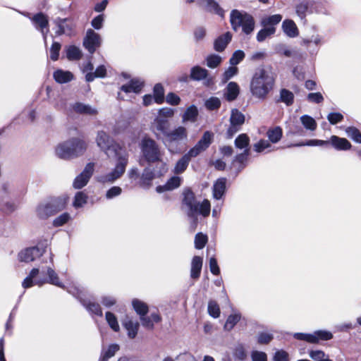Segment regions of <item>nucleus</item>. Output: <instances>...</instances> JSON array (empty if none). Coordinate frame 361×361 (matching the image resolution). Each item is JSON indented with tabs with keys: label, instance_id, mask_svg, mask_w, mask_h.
Listing matches in <instances>:
<instances>
[{
	"label": "nucleus",
	"instance_id": "obj_17",
	"mask_svg": "<svg viewBox=\"0 0 361 361\" xmlns=\"http://www.w3.org/2000/svg\"><path fill=\"white\" fill-rule=\"evenodd\" d=\"M187 135L186 128L183 126H179L170 132H167L165 135L166 142L170 144L186 139Z\"/></svg>",
	"mask_w": 361,
	"mask_h": 361
},
{
	"label": "nucleus",
	"instance_id": "obj_11",
	"mask_svg": "<svg viewBox=\"0 0 361 361\" xmlns=\"http://www.w3.org/2000/svg\"><path fill=\"white\" fill-rule=\"evenodd\" d=\"M94 164L88 163L83 171L75 177L73 183L75 189H81L89 182L94 172Z\"/></svg>",
	"mask_w": 361,
	"mask_h": 361
},
{
	"label": "nucleus",
	"instance_id": "obj_21",
	"mask_svg": "<svg viewBox=\"0 0 361 361\" xmlns=\"http://www.w3.org/2000/svg\"><path fill=\"white\" fill-rule=\"evenodd\" d=\"M330 144L336 150H348L352 147L347 139L336 135H332L330 137Z\"/></svg>",
	"mask_w": 361,
	"mask_h": 361
},
{
	"label": "nucleus",
	"instance_id": "obj_45",
	"mask_svg": "<svg viewBox=\"0 0 361 361\" xmlns=\"http://www.w3.org/2000/svg\"><path fill=\"white\" fill-rule=\"evenodd\" d=\"M300 121L303 126L307 129L310 130H314L317 128V123L315 120L308 116V115H303L300 117Z\"/></svg>",
	"mask_w": 361,
	"mask_h": 361
},
{
	"label": "nucleus",
	"instance_id": "obj_26",
	"mask_svg": "<svg viewBox=\"0 0 361 361\" xmlns=\"http://www.w3.org/2000/svg\"><path fill=\"white\" fill-rule=\"evenodd\" d=\"M202 267V258L195 256L191 262L190 277L197 279L200 277Z\"/></svg>",
	"mask_w": 361,
	"mask_h": 361
},
{
	"label": "nucleus",
	"instance_id": "obj_23",
	"mask_svg": "<svg viewBox=\"0 0 361 361\" xmlns=\"http://www.w3.org/2000/svg\"><path fill=\"white\" fill-rule=\"evenodd\" d=\"M208 71L199 66H194L190 71V78L194 80H207V84L209 85L212 82L211 79H207Z\"/></svg>",
	"mask_w": 361,
	"mask_h": 361
},
{
	"label": "nucleus",
	"instance_id": "obj_16",
	"mask_svg": "<svg viewBox=\"0 0 361 361\" xmlns=\"http://www.w3.org/2000/svg\"><path fill=\"white\" fill-rule=\"evenodd\" d=\"M46 274L47 278H41L39 279H35V283L41 286L45 283H49L58 287L64 288L63 284L59 281L58 274L51 267H47Z\"/></svg>",
	"mask_w": 361,
	"mask_h": 361
},
{
	"label": "nucleus",
	"instance_id": "obj_14",
	"mask_svg": "<svg viewBox=\"0 0 361 361\" xmlns=\"http://www.w3.org/2000/svg\"><path fill=\"white\" fill-rule=\"evenodd\" d=\"M101 44V37L99 34L94 30L89 29L87 31L86 36L83 40V45L90 53L93 54L97 47Z\"/></svg>",
	"mask_w": 361,
	"mask_h": 361
},
{
	"label": "nucleus",
	"instance_id": "obj_29",
	"mask_svg": "<svg viewBox=\"0 0 361 361\" xmlns=\"http://www.w3.org/2000/svg\"><path fill=\"white\" fill-rule=\"evenodd\" d=\"M54 78L59 83H66L73 79V75L70 71L59 69L54 73Z\"/></svg>",
	"mask_w": 361,
	"mask_h": 361
},
{
	"label": "nucleus",
	"instance_id": "obj_36",
	"mask_svg": "<svg viewBox=\"0 0 361 361\" xmlns=\"http://www.w3.org/2000/svg\"><path fill=\"white\" fill-rule=\"evenodd\" d=\"M267 135L269 142L277 143L282 137L283 131L280 127L276 126L269 129L267 132Z\"/></svg>",
	"mask_w": 361,
	"mask_h": 361
},
{
	"label": "nucleus",
	"instance_id": "obj_41",
	"mask_svg": "<svg viewBox=\"0 0 361 361\" xmlns=\"http://www.w3.org/2000/svg\"><path fill=\"white\" fill-rule=\"evenodd\" d=\"M276 32L275 27H264L257 34V40L259 42L264 41L268 37H270Z\"/></svg>",
	"mask_w": 361,
	"mask_h": 361
},
{
	"label": "nucleus",
	"instance_id": "obj_12",
	"mask_svg": "<svg viewBox=\"0 0 361 361\" xmlns=\"http://www.w3.org/2000/svg\"><path fill=\"white\" fill-rule=\"evenodd\" d=\"M54 24L57 27V30L56 31V34L59 36L62 35H66L68 36H71L74 34V30L75 27V25L73 23V20L68 18H56L54 21Z\"/></svg>",
	"mask_w": 361,
	"mask_h": 361
},
{
	"label": "nucleus",
	"instance_id": "obj_20",
	"mask_svg": "<svg viewBox=\"0 0 361 361\" xmlns=\"http://www.w3.org/2000/svg\"><path fill=\"white\" fill-rule=\"evenodd\" d=\"M182 178L179 176H172L170 178L166 184L159 185L156 188V191L159 193L164 192L168 190H173L178 188L181 184Z\"/></svg>",
	"mask_w": 361,
	"mask_h": 361
},
{
	"label": "nucleus",
	"instance_id": "obj_55",
	"mask_svg": "<svg viewBox=\"0 0 361 361\" xmlns=\"http://www.w3.org/2000/svg\"><path fill=\"white\" fill-rule=\"evenodd\" d=\"M221 100L216 97H212L205 101V107L209 111H214L219 109L221 106Z\"/></svg>",
	"mask_w": 361,
	"mask_h": 361
},
{
	"label": "nucleus",
	"instance_id": "obj_3",
	"mask_svg": "<svg viewBox=\"0 0 361 361\" xmlns=\"http://www.w3.org/2000/svg\"><path fill=\"white\" fill-rule=\"evenodd\" d=\"M275 78L273 73L264 68H259L253 73L250 90L252 95L260 100H264L273 90Z\"/></svg>",
	"mask_w": 361,
	"mask_h": 361
},
{
	"label": "nucleus",
	"instance_id": "obj_52",
	"mask_svg": "<svg viewBox=\"0 0 361 361\" xmlns=\"http://www.w3.org/2000/svg\"><path fill=\"white\" fill-rule=\"evenodd\" d=\"M294 95L293 92L286 90L282 89L280 92V100L285 103L287 106H290L293 103Z\"/></svg>",
	"mask_w": 361,
	"mask_h": 361
},
{
	"label": "nucleus",
	"instance_id": "obj_13",
	"mask_svg": "<svg viewBox=\"0 0 361 361\" xmlns=\"http://www.w3.org/2000/svg\"><path fill=\"white\" fill-rule=\"evenodd\" d=\"M31 21L34 24L35 27L37 30H40L44 42H47V36L49 32V19L47 16L43 13H38L34 15L31 18Z\"/></svg>",
	"mask_w": 361,
	"mask_h": 361
},
{
	"label": "nucleus",
	"instance_id": "obj_35",
	"mask_svg": "<svg viewBox=\"0 0 361 361\" xmlns=\"http://www.w3.org/2000/svg\"><path fill=\"white\" fill-rule=\"evenodd\" d=\"M190 160L185 154L177 161L173 168V172L175 174L183 173L188 168Z\"/></svg>",
	"mask_w": 361,
	"mask_h": 361
},
{
	"label": "nucleus",
	"instance_id": "obj_34",
	"mask_svg": "<svg viewBox=\"0 0 361 361\" xmlns=\"http://www.w3.org/2000/svg\"><path fill=\"white\" fill-rule=\"evenodd\" d=\"M81 302L82 305L90 313L97 316H102V311L98 303L86 300H81Z\"/></svg>",
	"mask_w": 361,
	"mask_h": 361
},
{
	"label": "nucleus",
	"instance_id": "obj_54",
	"mask_svg": "<svg viewBox=\"0 0 361 361\" xmlns=\"http://www.w3.org/2000/svg\"><path fill=\"white\" fill-rule=\"evenodd\" d=\"M222 59L217 54H210L206 58L207 66L215 68L221 63Z\"/></svg>",
	"mask_w": 361,
	"mask_h": 361
},
{
	"label": "nucleus",
	"instance_id": "obj_51",
	"mask_svg": "<svg viewBox=\"0 0 361 361\" xmlns=\"http://www.w3.org/2000/svg\"><path fill=\"white\" fill-rule=\"evenodd\" d=\"M309 355L313 361H332L324 351L320 350H310Z\"/></svg>",
	"mask_w": 361,
	"mask_h": 361
},
{
	"label": "nucleus",
	"instance_id": "obj_24",
	"mask_svg": "<svg viewBox=\"0 0 361 361\" xmlns=\"http://www.w3.org/2000/svg\"><path fill=\"white\" fill-rule=\"evenodd\" d=\"M239 92L238 85L235 82H230L225 89L224 97L227 101L231 102L238 97Z\"/></svg>",
	"mask_w": 361,
	"mask_h": 361
},
{
	"label": "nucleus",
	"instance_id": "obj_50",
	"mask_svg": "<svg viewBox=\"0 0 361 361\" xmlns=\"http://www.w3.org/2000/svg\"><path fill=\"white\" fill-rule=\"evenodd\" d=\"M87 201V195L84 192H76L73 205L75 208L83 207Z\"/></svg>",
	"mask_w": 361,
	"mask_h": 361
},
{
	"label": "nucleus",
	"instance_id": "obj_48",
	"mask_svg": "<svg viewBox=\"0 0 361 361\" xmlns=\"http://www.w3.org/2000/svg\"><path fill=\"white\" fill-rule=\"evenodd\" d=\"M233 354L235 359L240 361L245 360L247 356L244 346L240 343L235 346Z\"/></svg>",
	"mask_w": 361,
	"mask_h": 361
},
{
	"label": "nucleus",
	"instance_id": "obj_53",
	"mask_svg": "<svg viewBox=\"0 0 361 361\" xmlns=\"http://www.w3.org/2000/svg\"><path fill=\"white\" fill-rule=\"evenodd\" d=\"M274 50L276 54L284 55L286 57H291L293 56V52L286 44L279 43L274 45Z\"/></svg>",
	"mask_w": 361,
	"mask_h": 361
},
{
	"label": "nucleus",
	"instance_id": "obj_4",
	"mask_svg": "<svg viewBox=\"0 0 361 361\" xmlns=\"http://www.w3.org/2000/svg\"><path fill=\"white\" fill-rule=\"evenodd\" d=\"M87 144L80 138H71L59 143L55 147V154L62 159H71L82 155L86 151Z\"/></svg>",
	"mask_w": 361,
	"mask_h": 361
},
{
	"label": "nucleus",
	"instance_id": "obj_32",
	"mask_svg": "<svg viewBox=\"0 0 361 361\" xmlns=\"http://www.w3.org/2000/svg\"><path fill=\"white\" fill-rule=\"evenodd\" d=\"M39 274V269L34 268L31 270L29 275L23 280L22 286L24 288H28L32 287L35 283V279H39L40 277L37 278V276Z\"/></svg>",
	"mask_w": 361,
	"mask_h": 361
},
{
	"label": "nucleus",
	"instance_id": "obj_37",
	"mask_svg": "<svg viewBox=\"0 0 361 361\" xmlns=\"http://www.w3.org/2000/svg\"><path fill=\"white\" fill-rule=\"evenodd\" d=\"M310 7V13H323L326 4V0H307Z\"/></svg>",
	"mask_w": 361,
	"mask_h": 361
},
{
	"label": "nucleus",
	"instance_id": "obj_25",
	"mask_svg": "<svg viewBox=\"0 0 361 361\" xmlns=\"http://www.w3.org/2000/svg\"><path fill=\"white\" fill-rule=\"evenodd\" d=\"M282 29L284 33L289 37H295L299 35L298 29L292 20H285L282 23Z\"/></svg>",
	"mask_w": 361,
	"mask_h": 361
},
{
	"label": "nucleus",
	"instance_id": "obj_10",
	"mask_svg": "<svg viewBox=\"0 0 361 361\" xmlns=\"http://www.w3.org/2000/svg\"><path fill=\"white\" fill-rule=\"evenodd\" d=\"M45 252V246L37 245L22 250L18 254L19 260L25 262H30L41 257Z\"/></svg>",
	"mask_w": 361,
	"mask_h": 361
},
{
	"label": "nucleus",
	"instance_id": "obj_39",
	"mask_svg": "<svg viewBox=\"0 0 361 361\" xmlns=\"http://www.w3.org/2000/svg\"><path fill=\"white\" fill-rule=\"evenodd\" d=\"M106 70L104 66H98L94 72L87 73L85 79L87 82H92L95 78H104L106 75Z\"/></svg>",
	"mask_w": 361,
	"mask_h": 361
},
{
	"label": "nucleus",
	"instance_id": "obj_30",
	"mask_svg": "<svg viewBox=\"0 0 361 361\" xmlns=\"http://www.w3.org/2000/svg\"><path fill=\"white\" fill-rule=\"evenodd\" d=\"M123 324L124 327L128 331V335L130 338H134L138 330L139 324L137 322H134L131 319H129L128 317L123 322Z\"/></svg>",
	"mask_w": 361,
	"mask_h": 361
},
{
	"label": "nucleus",
	"instance_id": "obj_58",
	"mask_svg": "<svg viewBox=\"0 0 361 361\" xmlns=\"http://www.w3.org/2000/svg\"><path fill=\"white\" fill-rule=\"evenodd\" d=\"M106 320L108 322L109 326L114 331H119L120 328H119V325H118L117 319L113 313H111L110 312H106Z\"/></svg>",
	"mask_w": 361,
	"mask_h": 361
},
{
	"label": "nucleus",
	"instance_id": "obj_59",
	"mask_svg": "<svg viewBox=\"0 0 361 361\" xmlns=\"http://www.w3.org/2000/svg\"><path fill=\"white\" fill-rule=\"evenodd\" d=\"M207 240L208 238L207 235H204L202 233H198L197 234H196L195 238V248L198 250L202 249L205 246Z\"/></svg>",
	"mask_w": 361,
	"mask_h": 361
},
{
	"label": "nucleus",
	"instance_id": "obj_9",
	"mask_svg": "<svg viewBox=\"0 0 361 361\" xmlns=\"http://www.w3.org/2000/svg\"><path fill=\"white\" fill-rule=\"evenodd\" d=\"M245 116L237 109H233L231 111L230 125L227 130L226 135L228 138H231L237 132L240 130L242 126L245 123Z\"/></svg>",
	"mask_w": 361,
	"mask_h": 361
},
{
	"label": "nucleus",
	"instance_id": "obj_38",
	"mask_svg": "<svg viewBox=\"0 0 361 361\" xmlns=\"http://www.w3.org/2000/svg\"><path fill=\"white\" fill-rule=\"evenodd\" d=\"M296 15L300 20H305L307 13H310V7L307 2H300L295 6Z\"/></svg>",
	"mask_w": 361,
	"mask_h": 361
},
{
	"label": "nucleus",
	"instance_id": "obj_6",
	"mask_svg": "<svg viewBox=\"0 0 361 361\" xmlns=\"http://www.w3.org/2000/svg\"><path fill=\"white\" fill-rule=\"evenodd\" d=\"M230 22L235 31L242 27L243 32L246 35H250L255 29V22L253 17L247 13H242L235 9L231 13Z\"/></svg>",
	"mask_w": 361,
	"mask_h": 361
},
{
	"label": "nucleus",
	"instance_id": "obj_44",
	"mask_svg": "<svg viewBox=\"0 0 361 361\" xmlns=\"http://www.w3.org/2000/svg\"><path fill=\"white\" fill-rule=\"evenodd\" d=\"M119 350V346L117 344L110 345L106 350H103L100 360L102 361H107L109 358L113 357L115 353Z\"/></svg>",
	"mask_w": 361,
	"mask_h": 361
},
{
	"label": "nucleus",
	"instance_id": "obj_1",
	"mask_svg": "<svg viewBox=\"0 0 361 361\" xmlns=\"http://www.w3.org/2000/svg\"><path fill=\"white\" fill-rule=\"evenodd\" d=\"M96 142L108 157L114 154L116 157L114 168L110 172L97 176V180L102 183H113L124 174L128 164L129 154L103 130L97 133Z\"/></svg>",
	"mask_w": 361,
	"mask_h": 361
},
{
	"label": "nucleus",
	"instance_id": "obj_56",
	"mask_svg": "<svg viewBox=\"0 0 361 361\" xmlns=\"http://www.w3.org/2000/svg\"><path fill=\"white\" fill-rule=\"evenodd\" d=\"M347 135L357 143H361V133L358 129L355 127H348L345 129Z\"/></svg>",
	"mask_w": 361,
	"mask_h": 361
},
{
	"label": "nucleus",
	"instance_id": "obj_46",
	"mask_svg": "<svg viewBox=\"0 0 361 361\" xmlns=\"http://www.w3.org/2000/svg\"><path fill=\"white\" fill-rule=\"evenodd\" d=\"M154 127L157 130L162 133L165 135L167 133L168 121L166 119L158 116L154 121Z\"/></svg>",
	"mask_w": 361,
	"mask_h": 361
},
{
	"label": "nucleus",
	"instance_id": "obj_19",
	"mask_svg": "<svg viewBox=\"0 0 361 361\" xmlns=\"http://www.w3.org/2000/svg\"><path fill=\"white\" fill-rule=\"evenodd\" d=\"M232 34L226 32L219 36L214 42V49L218 52L223 51L232 39Z\"/></svg>",
	"mask_w": 361,
	"mask_h": 361
},
{
	"label": "nucleus",
	"instance_id": "obj_47",
	"mask_svg": "<svg viewBox=\"0 0 361 361\" xmlns=\"http://www.w3.org/2000/svg\"><path fill=\"white\" fill-rule=\"evenodd\" d=\"M82 53L80 49L74 46H69L66 49V56L69 60H78L80 59Z\"/></svg>",
	"mask_w": 361,
	"mask_h": 361
},
{
	"label": "nucleus",
	"instance_id": "obj_5",
	"mask_svg": "<svg viewBox=\"0 0 361 361\" xmlns=\"http://www.w3.org/2000/svg\"><path fill=\"white\" fill-rule=\"evenodd\" d=\"M142 159L149 164L161 161L164 152L158 143L153 139L144 137L140 143Z\"/></svg>",
	"mask_w": 361,
	"mask_h": 361
},
{
	"label": "nucleus",
	"instance_id": "obj_15",
	"mask_svg": "<svg viewBox=\"0 0 361 361\" xmlns=\"http://www.w3.org/2000/svg\"><path fill=\"white\" fill-rule=\"evenodd\" d=\"M186 1L188 3L195 2L200 6H203L209 12L214 13L221 17L224 16V11L214 0H186Z\"/></svg>",
	"mask_w": 361,
	"mask_h": 361
},
{
	"label": "nucleus",
	"instance_id": "obj_31",
	"mask_svg": "<svg viewBox=\"0 0 361 361\" xmlns=\"http://www.w3.org/2000/svg\"><path fill=\"white\" fill-rule=\"evenodd\" d=\"M282 20L281 14H274L272 16H265L261 20V25L263 27H275Z\"/></svg>",
	"mask_w": 361,
	"mask_h": 361
},
{
	"label": "nucleus",
	"instance_id": "obj_22",
	"mask_svg": "<svg viewBox=\"0 0 361 361\" xmlns=\"http://www.w3.org/2000/svg\"><path fill=\"white\" fill-rule=\"evenodd\" d=\"M73 110L80 114L93 116L97 114V110L89 104L76 102L72 105Z\"/></svg>",
	"mask_w": 361,
	"mask_h": 361
},
{
	"label": "nucleus",
	"instance_id": "obj_43",
	"mask_svg": "<svg viewBox=\"0 0 361 361\" xmlns=\"http://www.w3.org/2000/svg\"><path fill=\"white\" fill-rule=\"evenodd\" d=\"M250 145V138L247 134L242 133L239 135L235 140V146L240 149H248Z\"/></svg>",
	"mask_w": 361,
	"mask_h": 361
},
{
	"label": "nucleus",
	"instance_id": "obj_40",
	"mask_svg": "<svg viewBox=\"0 0 361 361\" xmlns=\"http://www.w3.org/2000/svg\"><path fill=\"white\" fill-rule=\"evenodd\" d=\"M214 139V133L210 131L204 133L201 139L197 142V145L204 151L207 149Z\"/></svg>",
	"mask_w": 361,
	"mask_h": 361
},
{
	"label": "nucleus",
	"instance_id": "obj_27",
	"mask_svg": "<svg viewBox=\"0 0 361 361\" xmlns=\"http://www.w3.org/2000/svg\"><path fill=\"white\" fill-rule=\"evenodd\" d=\"M157 178L154 171L150 168L146 167L140 177V185L145 187H149L152 185V181Z\"/></svg>",
	"mask_w": 361,
	"mask_h": 361
},
{
	"label": "nucleus",
	"instance_id": "obj_49",
	"mask_svg": "<svg viewBox=\"0 0 361 361\" xmlns=\"http://www.w3.org/2000/svg\"><path fill=\"white\" fill-rule=\"evenodd\" d=\"M154 101L157 104H161L164 100V90L161 84H156L153 90Z\"/></svg>",
	"mask_w": 361,
	"mask_h": 361
},
{
	"label": "nucleus",
	"instance_id": "obj_62",
	"mask_svg": "<svg viewBox=\"0 0 361 361\" xmlns=\"http://www.w3.org/2000/svg\"><path fill=\"white\" fill-rule=\"evenodd\" d=\"M253 147L255 152H262L265 149L271 151L270 148L271 147V145L269 140H260L258 142L254 145Z\"/></svg>",
	"mask_w": 361,
	"mask_h": 361
},
{
	"label": "nucleus",
	"instance_id": "obj_60",
	"mask_svg": "<svg viewBox=\"0 0 361 361\" xmlns=\"http://www.w3.org/2000/svg\"><path fill=\"white\" fill-rule=\"evenodd\" d=\"M1 190L4 195H14L16 192V186L11 182H4L1 185Z\"/></svg>",
	"mask_w": 361,
	"mask_h": 361
},
{
	"label": "nucleus",
	"instance_id": "obj_8",
	"mask_svg": "<svg viewBox=\"0 0 361 361\" xmlns=\"http://www.w3.org/2000/svg\"><path fill=\"white\" fill-rule=\"evenodd\" d=\"M293 337L297 340L317 344L320 341L331 340L333 338V334L326 330H318L312 334L295 333L293 334Z\"/></svg>",
	"mask_w": 361,
	"mask_h": 361
},
{
	"label": "nucleus",
	"instance_id": "obj_57",
	"mask_svg": "<svg viewBox=\"0 0 361 361\" xmlns=\"http://www.w3.org/2000/svg\"><path fill=\"white\" fill-rule=\"evenodd\" d=\"M240 319V315L239 314H231L226 322L224 329L227 331H231Z\"/></svg>",
	"mask_w": 361,
	"mask_h": 361
},
{
	"label": "nucleus",
	"instance_id": "obj_64",
	"mask_svg": "<svg viewBox=\"0 0 361 361\" xmlns=\"http://www.w3.org/2000/svg\"><path fill=\"white\" fill-rule=\"evenodd\" d=\"M157 164L154 169V173L157 178H160L164 176L168 171V165L166 162L162 160L159 162H157Z\"/></svg>",
	"mask_w": 361,
	"mask_h": 361
},
{
	"label": "nucleus",
	"instance_id": "obj_28",
	"mask_svg": "<svg viewBox=\"0 0 361 361\" xmlns=\"http://www.w3.org/2000/svg\"><path fill=\"white\" fill-rule=\"evenodd\" d=\"M143 86V82L140 80H132L128 84L121 86V90L126 93H139Z\"/></svg>",
	"mask_w": 361,
	"mask_h": 361
},
{
	"label": "nucleus",
	"instance_id": "obj_61",
	"mask_svg": "<svg viewBox=\"0 0 361 361\" xmlns=\"http://www.w3.org/2000/svg\"><path fill=\"white\" fill-rule=\"evenodd\" d=\"M208 312L214 318H218L220 315V308L216 302L211 300L208 303Z\"/></svg>",
	"mask_w": 361,
	"mask_h": 361
},
{
	"label": "nucleus",
	"instance_id": "obj_7",
	"mask_svg": "<svg viewBox=\"0 0 361 361\" xmlns=\"http://www.w3.org/2000/svg\"><path fill=\"white\" fill-rule=\"evenodd\" d=\"M68 202L66 197H58L47 202L39 204L36 209L37 216L41 219H47L63 210Z\"/></svg>",
	"mask_w": 361,
	"mask_h": 361
},
{
	"label": "nucleus",
	"instance_id": "obj_2",
	"mask_svg": "<svg viewBox=\"0 0 361 361\" xmlns=\"http://www.w3.org/2000/svg\"><path fill=\"white\" fill-rule=\"evenodd\" d=\"M183 209L190 219V226L195 229L198 223V214L207 217L211 212V204L208 200L202 202L197 201L194 192L190 189H185L183 193Z\"/></svg>",
	"mask_w": 361,
	"mask_h": 361
},
{
	"label": "nucleus",
	"instance_id": "obj_18",
	"mask_svg": "<svg viewBox=\"0 0 361 361\" xmlns=\"http://www.w3.org/2000/svg\"><path fill=\"white\" fill-rule=\"evenodd\" d=\"M227 179L219 178L214 183L212 188V195L215 200H221L226 190Z\"/></svg>",
	"mask_w": 361,
	"mask_h": 361
},
{
	"label": "nucleus",
	"instance_id": "obj_63",
	"mask_svg": "<svg viewBox=\"0 0 361 361\" xmlns=\"http://www.w3.org/2000/svg\"><path fill=\"white\" fill-rule=\"evenodd\" d=\"M245 58V53L242 50H237L234 51L233 55L229 59V63L231 66H236Z\"/></svg>",
	"mask_w": 361,
	"mask_h": 361
},
{
	"label": "nucleus",
	"instance_id": "obj_42",
	"mask_svg": "<svg viewBox=\"0 0 361 361\" xmlns=\"http://www.w3.org/2000/svg\"><path fill=\"white\" fill-rule=\"evenodd\" d=\"M132 305L135 312L140 317L145 315L148 312V307L147 304L141 300L134 299L132 302Z\"/></svg>",
	"mask_w": 361,
	"mask_h": 361
},
{
	"label": "nucleus",
	"instance_id": "obj_33",
	"mask_svg": "<svg viewBox=\"0 0 361 361\" xmlns=\"http://www.w3.org/2000/svg\"><path fill=\"white\" fill-rule=\"evenodd\" d=\"M198 116L197 108L195 105H191L185 111L183 115V122H191L194 123L196 121Z\"/></svg>",
	"mask_w": 361,
	"mask_h": 361
}]
</instances>
